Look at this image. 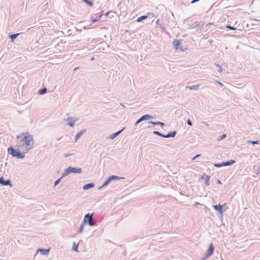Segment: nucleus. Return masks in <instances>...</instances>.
<instances>
[{"instance_id":"39","label":"nucleus","mask_w":260,"mask_h":260,"mask_svg":"<svg viewBox=\"0 0 260 260\" xmlns=\"http://www.w3.org/2000/svg\"><path fill=\"white\" fill-rule=\"evenodd\" d=\"M147 16H148V17H149L152 18L154 17V14L152 13H148Z\"/></svg>"},{"instance_id":"41","label":"nucleus","mask_w":260,"mask_h":260,"mask_svg":"<svg viewBox=\"0 0 260 260\" xmlns=\"http://www.w3.org/2000/svg\"><path fill=\"white\" fill-rule=\"evenodd\" d=\"M201 155L200 154H197L194 157L192 158V160H194L196 159L197 158H198V157L200 156Z\"/></svg>"},{"instance_id":"38","label":"nucleus","mask_w":260,"mask_h":260,"mask_svg":"<svg viewBox=\"0 0 260 260\" xmlns=\"http://www.w3.org/2000/svg\"><path fill=\"white\" fill-rule=\"evenodd\" d=\"M63 155H64V156L65 157H69V156H72V155H73V153H64V154H63Z\"/></svg>"},{"instance_id":"19","label":"nucleus","mask_w":260,"mask_h":260,"mask_svg":"<svg viewBox=\"0 0 260 260\" xmlns=\"http://www.w3.org/2000/svg\"><path fill=\"white\" fill-rule=\"evenodd\" d=\"M19 35V34L18 33V34H12L11 35H10L9 36V38H10L11 39V42H13L16 39V38Z\"/></svg>"},{"instance_id":"32","label":"nucleus","mask_w":260,"mask_h":260,"mask_svg":"<svg viewBox=\"0 0 260 260\" xmlns=\"http://www.w3.org/2000/svg\"><path fill=\"white\" fill-rule=\"evenodd\" d=\"M78 245H76V243L74 242L73 245V250L75 251H78Z\"/></svg>"},{"instance_id":"4","label":"nucleus","mask_w":260,"mask_h":260,"mask_svg":"<svg viewBox=\"0 0 260 260\" xmlns=\"http://www.w3.org/2000/svg\"><path fill=\"white\" fill-rule=\"evenodd\" d=\"M120 178H121V177H119L117 176H116V175H112V176H110V177H108V178L104 182L102 186H101V187H99V189H101L102 187H103L104 186L108 185L109 182H110L111 181L113 180H115V179H119Z\"/></svg>"},{"instance_id":"48","label":"nucleus","mask_w":260,"mask_h":260,"mask_svg":"<svg viewBox=\"0 0 260 260\" xmlns=\"http://www.w3.org/2000/svg\"><path fill=\"white\" fill-rule=\"evenodd\" d=\"M199 203L197 202V203L194 204V206H196V205H199Z\"/></svg>"},{"instance_id":"46","label":"nucleus","mask_w":260,"mask_h":260,"mask_svg":"<svg viewBox=\"0 0 260 260\" xmlns=\"http://www.w3.org/2000/svg\"><path fill=\"white\" fill-rule=\"evenodd\" d=\"M109 12H107V13L106 14L105 16V18H106V17H107V16L109 15Z\"/></svg>"},{"instance_id":"9","label":"nucleus","mask_w":260,"mask_h":260,"mask_svg":"<svg viewBox=\"0 0 260 260\" xmlns=\"http://www.w3.org/2000/svg\"><path fill=\"white\" fill-rule=\"evenodd\" d=\"M69 169L70 173H81L82 171V169L80 168H74L72 167H69Z\"/></svg>"},{"instance_id":"26","label":"nucleus","mask_w":260,"mask_h":260,"mask_svg":"<svg viewBox=\"0 0 260 260\" xmlns=\"http://www.w3.org/2000/svg\"><path fill=\"white\" fill-rule=\"evenodd\" d=\"M84 2H85L88 6L92 7L93 5V4L92 1L89 0H82Z\"/></svg>"},{"instance_id":"13","label":"nucleus","mask_w":260,"mask_h":260,"mask_svg":"<svg viewBox=\"0 0 260 260\" xmlns=\"http://www.w3.org/2000/svg\"><path fill=\"white\" fill-rule=\"evenodd\" d=\"M176 134H177V132H176V131H173V132H170L167 135L164 134V138H171V137H174L176 136Z\"/></svg>"},{"instance_id":"12","label":"nucleus","mask_w":260,"mask_h":260,"mask_svg":"<svg viewBox=\"0 0 260 260\" xmlns=\"http://www.w3.org/2000/svg\"><path fill=\"white\" fill-rule=\"evenodd\" d=\"M173 45L174 46V47L176 50H178L179 48H180V50H183L181 48H180V42L178 40H175L173 42Z\"/></svg>"},{"instance_id":"37","label":"nucleus","mask_w":260,"mask_h":260,"mask_svg":"<svg viewBox=\"0 0 260 260\" xmlns=\"http://www.w3.org/2000/svg\"><path fill=\"white\" fill-rule=\"evenodd\" d=\"M187 25L189 28H195V27L193 26V23H188L187 24Z\"/></svg>"},{"instance_id":"1","label":"nucleus","mask_w":260,"mask_h":260,"mask_svg":"<svg viewBox=\"0 0 260 260\" xmlns=\"http://www.w3.org/2000/svg\"><path fill=\"white\" fill-rule=\"evenodd\" d=\"M35 141L33 136L28 132L20 133L16 136V146L28 152L34 148Z\"/></svg>"},{"instance_id":"20","label":"nucleus","mask_w":260,"mask_h":260,"mask_svg":"<svg viewBox=\"0 0 260 260\" xmlns=\"http://www.w3.org/2000/svg\"><path fill=\"white\" fill-rule=\"evenodd\" d=\"M148 123H151L153 125H159L160 126H164L165 125L164 122L160 121H149Z\"/></svg>"},{"instance_id":"11","label":"nucleus","mask_w":260,"mask_h":260,"mask_svg":"<svg viewBox=\"0 0 260 260\" xmlns=\"http://www.w3.org/2000/svg\"><path fill=\"white\" fill-rule=\"evenodd\" d=\"M86 132V129H83L78 133L75 137V141L76 142L80 138V137Z\"/></svg>"},{"instance_id":"24","label":"nucleus","mask_w":260,"mask_h":260,"mask_svg":"<svg viewBox=\"0 0 260 260\" xmlns=\"http://www.w3.org/2000/svg\"><path fill=\"white\" fill-rule=\"evenodd\" d=\"M47 91V88L44 87V88H42L39 90V93L40 95H43V94H45V93H46Z\"/></svg>"},{"instance_id":"42","label":"nucleus","mask_w":260,"mask_h":260,"mask_svg":"<svg viewBox=\"0 0 260 260\" xmlns=\"http://www.w3.org/2000/svg\"><path fill=\"white\" fill-rule=\"evenodd\" d=\"M198 2V1L197 0H192L191 2V4H194L196 2Z\"/></svg>"},{"instance_id":"31","label":"nucleus","mask_w":260,"mask_h":260,"mask_svg":"<svg viewBox=\"0 0 260 260\" xmlns=\"http://www.w3.org/2000/svg\"><path fill=\"white\" fill-rule=\"evenodd\" d=\"M216 67L217 70L218 72H219V73L222 72V68L219 64H216Z\"/></svg>"},{"instance_id":"5","label":"nucleus","mask_w":260,"mask_h":260,"mask_svg":"<svg viewBox=\"0 0 260 260\" xmlns=\"http://www.w3.org/2000/svg\"><path fill=\"white\" fill-rule=\"evenodd\" d=\"M154 117L153 116L149 115V114H145L143 116H142L141 117H140L135 123V125H137L139 123L141 122L142 121L144 120H146L150 119H153Z\"/></svg>"},{"instance_id":"47","label":"nucleus","mask_w":260,"mask_h":260,"mask_svg":"<svg viewBox=\"0 0 260 260\" xmlns=\"http://www.w3.org/2000/svg\"><path fill=\"white\" fill-rule=\"evenodd\" d=\"M156 24H157V25H159V19H158L156 22Z\"/></svg>"},{"instance_id":"50","label":"nucleus","mask_w":260,"mask_h":260,"mask_svg":"<svg viewBox=\"0 0 260 260\" xmlns=\"http://www.w3.org/2000/svg\"><path fill=\"white\" fill-rule=\"evenodd\" d=\"M204 180H206V176H204Z\"/></svg>"},{"instance_id":"6","label":"nucleus","mask_w":260,"mask_h":260,"mask_svg":"<svg viewBox=\"0 0 260 260\" xmlns=\"http://www.w3.org/2000/svg\"><path fill=\"white\" fill-rule=\"evenodd\" d=\"M214 247L212 244H211L207 250V253L205 254V257L203 258V260H205L206 257H208L211 255L214 251Z\"/></svg>"},{"instance_id":"23","label":"nucleus","mask_w":260,"mask_h":260,"mask_svg":"<svg viewBox=\"0 0 260 260\" xmlns=\"http://www.w3.org/2000/svg\"><path fill=\"white\" fill-rule=\"evenodd\" d=\"M199 85H193V86H186V88L189 89L190 90H196L199 88Z\"/></svg>"},{"instance_id":"43","label":"nucleus","mask_w":260,"mask_h":260,"mask_svg":"<svg viewBox=\"0 0 260 260\" xmlns=\"http://www.w3.org/2000/svg\"><path fill=\"white\" fill-rule=\"evenodd\" d=\"M217 83L219 84V85H220V86H223V84L222 83H221V82H219V81H217L216 82Z\"/></svg>"},{"instance_id":"10","label":"nucleus","mask_w":260,"mask_h":260,"mask_svg":"<svg viewBox=\"0 0 260 260\" xmlns=\"http://www.w3.org/2000/svg\"><path fill=\"white\" fill-rule=\"evenodd\" d=\"M124 127L122 129H121V130L116 132V133H114L111 135H110L109 136V138L111 140H113L114 139V138H115L117 136H118L120 134H121V133L124 129Z\"/></svg>"},{"instance_id":"28","label":"nucleus","mask_w":260,"mask_h":260,"mask_svg":"<svg viewBox=\"0 0 260 260\" xmlns=\"http://www.w3.org/2000/svg\"><path fill=\"white\" fill-rule=\"evenodd\" d=\"M226 137V135L225 134H222V135L220 136L217 139V140L218 141H220L223 139H224Z\"/></svg>"},{"instance_id":"49","label":"nucleus","mask_w":260,"mask_h":260,"mask_svg":"<svg viewBox=\"0 0 260 260\" xmlns=\"http://www.w3.org/2000/svg\"><path fill=\"white\" fill-rule=\"evenodd\" d=\"M78 68H76L75 69H74V71L75 70H78Z\"/></svg>"},{"instance_id":"40","label":"nucleus","mask_w":260,"mask_h":260,"mask_svg":"<svg viewBox=\"0 0 260 260\" xmlns=\"http://www.w3.org/2000/svg\"><path fill=\"white\" fill-rule=\"evenodd\" d=\"M187 124H188V125H190V126H191V125H192V122H191V120H190V119H188V120H187Z\"/></svg>"},{"instance_id":"21","label":"nucleus","mask_w":260,"mask_h":260,"mask_svg":"<svg viewBox=\"0 0 260 260\" xmlns=\"http://www.w3.org/2000/svg\"><path fill=\"white\" fill-rule=\"evenodd\" d=\"M147 18H148V16H147V15H143V16H141L138 17L137 20V21L138 22H140L143 21V20H145V19H147Z\"/></svg>"},{"instance_id":"22","label":"nucleus","mask_w":260,"mask_h":260,"mask_svg":"<svg viewBox=\"0 0 260 260\" xmlns=\"http://www.w3.org/2000/svg\"><path fill=\"white\" fill-rule=\"evenodd\" d=\"M103 15H100L99 16H97L94 19H92L91 20V22L92 23H94V22H98L99 21H100Z\"/></svg>"},{"instance_id":"33","label":"nucleus","mask_w":260,"mask_h":260,"mask_svg":"<svg viewBox=\"0 0 260 260\" xmlns=\"http://www.w3.org/2000/svg\"><path fill=\"white\" fill-rule=\"evenodd\" d=\"M258 141L257 140V141H247V143L248 144H250V143H251V144H258Z\"/></svg>"},{"instance_id":"16","label":"nucleus","mask_w":260,"mask_h":260,"mask_svg":"<svg viewBox=\"0 0 260 260\" xmlns=\"http://www.w3.org/2000/svg\"><path fill=\"white\" fill-rule=\"evenodd\" d=\"M204 176H206L205 183H206V185L208 186L210 184L209 180H210V176L204 174L203 175H202L201 177V178L202 179H204Z\"/></svg>"},{"instance_id":"36","label":"nucleus","mask_w":260,"mask_h":260,"mask_svg":"<svg viewBox=\"0 0 260 260\" xmlns=\"http://www.w3.org/2000/svg\"><path fill=\"white\" fill-rule=\"evenodd\" d=\"M62 179L61 177H60L59 178H58V179H57L55 182H54V186H56L60 182L61 179Z\"/></svg>"},{"instance_id":"3","label":"nucleus","mask_w":260,"mask_h":260,"mask_svg":"<svg viewBox=\"0 0 260 260\" xmlns=\"http://www.w3.org/2000/svg\"><path fill=\"white\" fill-rule=\"evenodd\" d=\"M96 220L93 218V213L86 214L83 219L84 223H88L90 226H93L96 223Z\"/></svg>"},{"instance_id":"29","label":"nucleus","mask_w":260,"mask_h":260,"mask_svg":"<svg viewBox=\"0 0 260 260\" xmlns=\"http://www.w3.org/2000/svg\"><path fill=\"white\" fill-rule=\"evenodd\" d=\"M153 133L155 135H156L157 136H159L160 137H164V134H161L158 131H153Z\"/></svg>"},{"instance_id":"15","label":"nucleus","mask_w":260,"mask_h":260,"mask_svg":"<svg viewBox=\"0 0 260 260\" xmlns=\"http://www.w3.org/2000/svg\"><path fill=\"white\" fill-rule=\"evenodd\" d=\"M236 163V161L234 160H230V161L226 162H222V165L223 167H227L232 165H234Z\"/></svg>"},{"instance_id":"18","label":"nucleus","mask_w":260,"mask_h":260,"mask_svg":"<svg viewBox=\"0 0 260 260\" xmlns=\"http://www.w3.org/2000/svg\"><path fill=\"white\" fill-rule=\"evenodd\" d=\"M69 174H70V169H69V167H68L67 169H66L62 175V176H61V177L62 178L66 176H67V175H68Z\"/></svg>"},{"instance_id":"30","label":"nucleus","mask_w":260,"mask_h":260,"mask_svg":"<svg viewBox=\"0 0 260 260\" xmlns=\"http://www.w3.org/2000/svg\"><path fill=\"white\" fill-rule=\"evenodd\" d=\"M201 22L196 21L193 23V26L195 27V28L198 27L200 26Z\"/></svg>"},{"instance_id":"27","label":"nucleus","mask_w":260,"mask_h":260,"mask_svg":"<svg viewBox=\"0 0 260 260\" xmlns=\"http://www.w3.org/2000/svg\"><path fill=\"white\" fill-rule=\"evenodd\" d=\"M84 224L85 223L84 222L82 223L80 225L79 230L78 231V233H81L83 232V230L84 228Z\"/></svg>"},{"instance_id":"7","label":"nucleus","mask_w":260,"mask_h":260,"mask_svg":"<svg viewBox=\"0 0 260 260\" xmlns=\"http://www.w3.org/2000/svg\"><path fill=\"white\" fill-rule=\"evenodd\" d=\"M0 184L4 186H12L10 180L8 179L5 180L3 177H0Z\"/></svg>"},{"instance_id":"45","label":"nucleus","mask_w":260,"mask_h":260,"mask_svg":"<svg viewBox=\"0 0 260 260\" xmlns=\"http://www.w3.org/2000/svg\"><path fill=\"white\" fill-rule=\"evenodd\" d=\"M217 183H219V184H221V183H221V182L220 181V180H219L217 179Z\"/></svg>"},{"instance_id":"44","label":"nucleus","mask_w":260,"mask_h":260,"mask_svg":"<svg viewBox=\"0 0 260 260\" xmlns=\"http://www.w3.org/2000/svg\"><path fill=\"white\" fill-rule=\"evenodd\" d=\"M202 123H204L205 125L208 126V124L206 122L203 121L202 122Z\"/></svg>"},{"instance_id":"8","label":"nucleus","mask_w":260,"mask_h":260,"mask_svg":"<svg viewBox=\"0 0 260 260\" xmlns=\"http://www.w3.org/2000/svg\"><path fill=\"white\" fill-rule=\"evenodd\" d=\"M226 205L225 203H224L223 205H220V204L213 205V208L218 212H219L221 215H222L223 213V209L222 207L225 206Z\"/></svg>"},{"instance_id":"2","label":"nucleus","mask_w":260,"mask_h":260,"mask_svg":"<svg viewBox=\"0 0 260 260\" xmlns=\"http://www.w3.org/2000/svg\"><path fill=\"white\" fill-rule=\"evenodd\" d=\"M8 152L13 157L17 159H22L25 157V151L21 152L19 148L15 149L13 147H10L8 148Z\"/></svg>"},{"instance_id":"35","label":"nucleus","mask_w":260,"mask_h":260,"mask_svg":"<svg viewBox=\"0 0 260 260\" xmlns=\"http://www.w3.org/2000/svg\"><path fill=\"white\" fill-rule=\"evenodd\" d=\"M225 27L226 28L230 29V30H236V28L235 27L231 26L230 25H226Z\"/></svg>"},{"instance_id":"34","label":"nucleus","mask_w":260,"mask_h":260,"mask_svg":"<svg viewBox=\"0 0 260 260\" xmlns=\"http://www.w3.org/2000/svg\"><path fill=\"white\" fill-rule=\"evenodd\" d=\"M214 166L216 168H220L223 167V166L222 165V162L220 164H214Z\"/></svg>"},{"instance_id":"25","label":"nucleus","mask_w":260,"mask_h":260,"mask_svg":"<svg viewBox=\"0 0 260 260\" xmlns=\"http://www.w3.org/2000/svg\"><path fill=\"white\" fill-rule=\"evenodd\" d=\"M39 250L41 252L43 255L47 254L49 251V249H40Z\"/></svg>"},{"instance_id":"14","label":"nucleus","mask_w":260,"mask_h":260,"mask_svg":"<svg viewBox=\"0 0 260 260\" xmlns=\"http://www.w3.org/2000/svg\"><path fill=\"white\" fill-rule=\"evenodd\" d=\"M94 186V184L93 183H89L85 184L83 186V189L84 190H88L91 188L93 187Z\"/></svg>"},{"instance_id":"17","label":"nucleus","mask_w":260,"mask_h":260,"mask_svg":"<svg viewBox=\"0 0 260 260\" xmlns=\"http://www.w3.org/2000/svg\"><path fill=\"white\" fill-rule=\"evenodd\" d=\"M67 121H68V124L71 126L73 127L76 122L75 120H73V118L69 117L68 118Z\"/></svg>"}]
</instances>
